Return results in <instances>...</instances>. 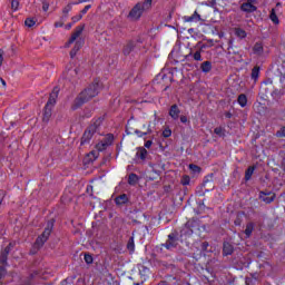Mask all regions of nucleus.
Masks as SVG:
<instances>
[{"label":"nucleus","instance_id":"1","mask_svg":"<svg viewBox=\"0 0 285 285\" xmlns=\"http://www.w3.org/2000/svg\"><path fill=\"white\" fill-rule=\"evenodd\" d=\"M101 86L99 85V80H95L91 85L88 86L83 91H81L77 98L73 100L71 106L72 110H79L83 104H88L90 99L97 97L99 95V89Z\"/></svg>","mask_w":285,"mask_h":285},{"label":"nucleus","instance_id":"2","mask_svg":"<svg viewBox=\"0 0 285 285\" xmlns=\"http://www.w3.org/2000/svg\"><path fill=\"white\" fill-rule=\"evenodd\" d=\"M101 124H104V117H99L98 119H96V121L85 130L80 140V146H86L90 144L92 137L95 136Z\"/></svg>","mask_w":285,"mask_h":285},{"label":"nucleus","instance_id":"3","mask_svg":"<svg viewBox=\"0 0 285 285\" xmlns=\"http://www.w3.org/2000/svg\"><path fill=\"white\" fill-rule=\"evenodd\" d=\"M53 229H55V218L47 222L46 228L42 232V234L37 237L35 242V246L37 248H41V246H43V244H46L48 239H50V235H52Z\"/></svg>","mask_w":285,"mask_h":285},{"label":"nucleus","instance_id":"4","mask_svg":"<svg viewBox=\"0 0 285 285\" xmlns=\"http://www.w3.org/2000/svg\"><path fill=\"white\" fill-rule=\"evenodd\" d=\"M115 142V135L107 134L97 145L96 149L98 153H104V150H107L109 146H112Z\"/></svg>","mask_w":285,"mask_h":285},{"label":"nucleus","instance_id":"5","mask_svg":"<svg viewBox=\"0 0 285 285\" xmlns=\"http://www.w3.org/2000/svg\"><path fill=\"white\" fill-rule=\"evenodd\" d=\"M196 230H199V224L197 220H189L181 230L180 237H193V234L196 233Z\"/></svg>","mask_w":285,"mask_h":285},{"label":"nucleus","instance_id":"6","mask_svg":"<svg viewBox=\"0 0 285 285\" xmlns=\"http://www.w3.org/2000/svg\"><path fill=\"white\" fill-rule=\"evenodd\" d=\"M149 179L150 181H155V179H157V177H159L161 175V170H164V166L161 164H153L149 163Z\"/></svg>","mask_w":285,"mask_h":285},{"label":"nucleus","instance_id":"7","mask_svg":"<svg viewBox=\"0 0 285 285\" xmlns=\"http://www.w3.org/2000/svg\"><path fill=\"white\" fill-rule=\"evenodd\" d=\"M146 9L142 8L141 2H138L129 12V18L134 19L135 21L141 19V14Z\"/></svg>","mask_w":285,"mask_h":285},{"label":"nucleus","instance_id":"8","mask_svg":"<svg viewBox=\"0 0 285 285\" xmlns=\"http://www.w3.org/2000/svg\"><path fill=\"white\" fill-rule=\"evenodd\" d=\"M85 28H86L85 26L76 27L75 31L72 32L71 37L69 38V40L66 43V48H70V46H72V43H75V41H77V39H79V37H81Z\"/></svg>","mask_w":285,"mask_h":285},{"label":"nucleus","instance_id":"9","mask_svg":"<svg viewBox=\"0 0 285 285\" xmlns=\"http://www.w3.org/2000/svg\"><path fill=\"white\" fill-rule=\"evenodd\" d=\"M177 244H179V238L176 233H171L168 235V239L164 246L167 250H170L171 248H177Z\"/></svg>","mask_w":285,"mask_h":285},{"label":"nucleus","instance_id":"10","mask_svg":"<svg viewBox=\"0 0 285 285\" xmlns=\"http://www.w3.org/2000/svg\"><path fill=\"white\" fill-rule=\"evenodd\" d=\"M259 199L261 202H264V204H273V202H275V193L273 191H268V190H263L259 191Z\"/></svg>","mask_w":285,"mask_h":285},{"label":"nucleus","instance_id":"11","mask_svg":"<svg viewBox=\"0 0 285 285\" xmlns=\"http://www.w3.org/2000/svg\"><path fill=\"white\" fill-rule=\"evenodd\" d=\"M58 97H59V87H55L51 94L49 95V99L46 106H49L50 108H55Z\"/></svg>","mask_w":285,"mask_h":285},{"label":"nucleus","instance_id":"12","mask_svg":"<svg viewBox=\"0 0 285 285\" xmlns=\"http://www.w3.org/2000/svg\"><path fill=\"white\" fill-rule=\"evenodd\" d=\"M240 11L246 12L247 14H253V12H257V6L247 1L240 4Z\"/></svg>","mask_w":285,"mask_h":285},{"label":"nucleus","instance_id":"13","mask_svg":"<svg viewBox=\"0 0 285 285\" xmlns=\"http://www.w3.org/2000/svg\"><path fill=\"white\" fill-rule=\"evenodd\" d=\"M136 46H137V42H135V40H128L126 42V45H124V47H122V55L125 57H128L130 55V52H132V50H135Z\"/></svg>","mask_w":285,"mask_h":285},{"label":"nucleus","instance_id":"14","mask_svg":"<svg viewBox=\"0 0 285 285\" xmlns=\"http://www.w3.org/2000/svg\"><path fill=\"white\" fill-rule=\"evenodd\" d=\"M85 43H86V41L83 39H78L75 42V46H73V48L70 51L71 59H75L77 57V52H79L81 50V48H83Z\"/></svg>","mask_w":285,"mask_h":285},{"label":"nucleus","instance_id":"15","mask_svg":"<svg viewBox=\"0 0 285 285\" xmlns=\"http://www.w3.org/2000/svg\"><path fill=\"white\" fill-rule=\"evenodd\" d=\"M179 115H181V109H179V106L177 104H174L169 108V117L174 119V121H177L179 119Z\"/></svg>","mask_w":285,"mask_h":285},{"label":"nucleus","instance_id":"16","mask_svg":"<svg viewBox=\"0 0 285 285\" xmlns=\"http://www.w3.org/2000/svg\"><path fill=\"white\" fill-rule=\"evenodd\" d=\"M184 21H186L187 23H197L202 21V16L197 11H195L191 16H185Z\"/></svg>","mask_w":285,"mask_h":285},{"label":"nucleus","instance_id":"17","mask_svg":"<svg viewBox=\"0 0 285 285\" xmlns=\"http://www.w3.org/2000/svg\"><path fill=\"white\" fill-rule=\"evenodd\" d=\"M8 255H10V248H3L0 252V264L2 266H8Z\"/></svg>","mask_w":285,"mask_h":285},{"label":"nucleus","instance_id":"18","mask_svg":"<svg viewBox=\"0 0 285 285\" xmlns=\"http://www.w3.org/2000/svg\"><path fill=\"white\" fill-rule=\"evenodd\" d=\"M235 252V247H233V244L225 242L223 244V255L225 257H227V255H233V253Z\"/></svg>","mask_w":285,"mask_h":285},{"label":"nucleus","instance_id":"19","mask_svg":"<svg viewBox=\"0 0 285 285\" xmlns=\"http://www.w3.org/2000/svg\"><path fill=\"white\" fill-rule=\"evenodd\" d=\"M52 108L53 107H49L48 105L45 106L42 116V121H45V124H48L50 121V117H52Z\"/></svg>","mask_w":285,"mask_h":285},{"label":"nucleus","instance_id":"20","mask_svg":"<svg viewBox=\"0 0 285 285\" xmlns=\"http://www.w3.org/2000/svg\"><path fill=\"white\" fill-rule=\"evenodd\" d=\"M151 126H153V124L151 122H149L148 124V127H147V131H141V130H139V129H135L134 130V135H137V137H146L147 135H151V132H153V128H151Z\"/></svg>","mask_w":285,"mask_h":285},{"label":"nucleus","instance_id":"21","mask_svg":"<svg viewBox=\"0 0 285 285\" xmlns=\"http://www.w3.org/2000/svg\"><path fill=\"white\" fill-rule=\"evenodd\" d=\"M253 53L257 55V57H262V55H264V45L262 42H256L253 47Z\"/></svg>","mask_w":285,"mask_h":285},{"label":"nucleus","instance_id":"22","mask_svg":"<svg viewBox=\"0 0 285 285\" xmlns=\"http://www.w3.org/2000/svg\"><path fill=\"white\" fill-rule=\"evenodd\" d=\"M116 206H124V204H128V195L122 194L115 198Z\"/></svg>","mask_w":285,"mask_h":285},{"label":"nucleus","instance_id":"23","mask_svg":"<svg viewBox=\"0 0 285 285\" xmlns=\"http://www.w3.org/2000/svg\"><path fill=\"white\" fill-rule=\"evenodd\" d=\"M234 35L235 37H237V39H246L248 37V33L246 32V30L239 27L234 28Z\"/></svg>","mask_w":285,"mask_h":285},{"label":"nucleus","instance_id":"24","mask_svg":"<svg viewBox=\"0 0 285 285\" xmlns=\"http://www.w3.org/2000/svg\"><path fill=\"white\" fill-rule=\"evenodd\" d=\"M259 72H262V67L261 66H255L253 69H252V73H250V77H252V80L256 83L257 79H259Z\"/></svg>","mask_w":285,"mask_h":285},{"label":"nucleus","instance_id":"25","mask_svg":"<svg viewBox=\"0 0 285 285\" xmlns=\"http://www.w3.org/2000/svg\"><path fill=\"white\" fill-rule=\"evenodd\" d=\"M200 70L202 72H204L205 75H208V72H210V70H213V62L210 61H204L202 65H200Z\"/></svg>","mask_w":285,"mask_h":285},{"label":"nucleus","instance_id":"26","mask_svg":"<svg viewBox=\"0 0 285 285\" xmlns=\"http://www.w3.org/2000/svg\"><path fill=\"white\" fill-rule=\"evenodd\" d=\"M238 106H240V108H246V106L248 105V97H246L245 94H240L238 96Z\"/></svg>","mask_w":285,"mask_h":285},{"label":"nucleus","instance_id":"27","mask_svg":"<svg viewBox=\"0 0 285 285\" xmlns=\"http://www.w3.org/2000/svg\"><path fill=\"white\" fill-rule=\"evenodd\" d=\"M253 230H255V223H247L244 234L246 235L247 239L253 235Z\"/></svg>","mask_w":285,"mask_h":285},{"label":"nucleus","instance_id":"28","mask_svg":"<svg viewBox=\"0 0 285 285\" xmlns=\"http://www.w3.org/2000/svg\"><path fill=\"white\" fill-rule=\"evenodd\" d=\"M136 157H138V159H141L144 161L146 157H148V150H146V148L144 147H140L136 153Z\"/></svg>","mask_w":285,"mask_h":285},{"label":"nucleus","instance_id":"29","mask_svg":"<svg viewBox=\"0 0 285 285\" xmlns=\"http://www.w3.org/2000/svg\"><path fill=\"white\" fill-rule=\"evenodd\" d=\"M269 19L274 26H279V18L277 17V13L275 12V9L271 10Z\"/></svg>","mask_w":285,"mask_h":285},{"label":"nucleus","instance_id":"30","mask_svg":"<svg viewBox=\"0 0 285 285\" xmlns=\"http://www.w3.org/2000/svg\"><path fill=\"white\" fill-rule=\"evenodd\" d=\"M255 166H249L245 171V181H250V178L253 177V173H255Z\"/></svg>","mask_w":285,"mask_h":285},{"label":"nucleus","instance_id":"31","mask_svg":"<svg viewBox=\"0 0 285 285\" xmlns=\"http://www.w3.org/2000/svg\"><path fill=\"white\" fill-rule=\"evenodd\" d=\"M127 249L129 253H135V235L130 236L127 243Z\"/></svg>","mask_w":285,"mask_h":285},{"label":"nucleus","instance_id":"32","mask_svg":"<svg viewBox=\"0 0 285 285\" xmlns=\"http://www.w3.org/2000/svg\"><path fill=\"white\" fill-rule=\"evenodd\" d=\"M137 181H139V176H137V174H130L128 176L129 186H136Z\"/></svg>","mask_w":285,"mask_h":285},{"label":"nucleus","instance_id":"33","mask_svg":"<svg viewBox=\"0 0 285 285\" xmlns=\"http://www.w3.org/2000/svg\"><path fill=\"white\" fill-rule=\"evenodd\" d=\"M213 179H215V174H209L205 176L204 181H203V187L206 188L208 184H213Z\"/></svg>","mask_w":285,"mask_h":285},{"label":"nucleus","instance_id":"34","mask_svg":"<svg viewBox=\"0 0 285 285\" xmlns=\"http://www.w3.org/2000/svg\"><path fill=\"white\" fill-rule=\"evenodd\" d=\"M138 269H139L141 277H145V279H146V277H148V275H150V268H148L144 265H141Z\"/></svg>","mask_w":285,"mask_h":285},{"label":"nucleus","instance_id":"35","mask_svg":"<svg viewBox=\"0 0 285 285\" xmlns=\"http://www.w3.org/2000/svg\"><path fill=\"white\" fill-rule=\"evenodd\" d=\"M214 134L218 137H226V129L224 127H216Z\"/></svg>","mask_w":285,"mask_h":285},{"label":"nucleus","instance_id":"36","mask_svg":"<svg viewBox=\"0 0 285 285\" xmlns=\"http://www.w3.org/2000/svg\"><path fill=\"white\" fill-rule=\"evenodd\" d=\"M193 52H190L189 55H191ZM193 59L194 61H203L202 58V49L197 50L196 52L193 53Z\"/></svg>","mask_w":285,"mask_h":285},{"label":"nucleus","instance_id":"37","mask_svg":"<svg viewBox=\"0 0 285 285\" xmlns=\"http://www.w3.org/2000/svg\"><path fill=\"white\" fill-rule=\"evenodd\" d=\"M181 186H189L190 185V176L184 175L180 179Z\"/></svg>","mask_w":285,"mask_h":285},{"label":"nucleus","instance_id":"38","mask_svg":"<svg viewBox=\"0 0 285 285\" xmlns=\"http://www.w3.org/2000/svg\"><path fill=\"white\" fill-rule=\"evenodd\" d=\"M173 136V130L170 129V127H165V129L163 130V137H165V139H168V137Z\"/></svg>","mask_w":285,"mask_h":285},{"label":"nucleus","instance_id":"39","mask_svg":"<svg viewBox=\"0 0 285 285\" xmlns=\"http://www.w3.org/2000/svg\"><path fill=\"white\" fill-rule=\"evenodd\" d=\"M72 6H77V3H75V0L70 3H68L63 9L62 12L63 14H68V12H70V10H72Z\"/></svg>","mask_w":285,"mask_h":285},{"label":"nucleus","instance_id":"40","mask_svg":"<svg viewBox=\"0 0 285 285\" xmlns=\"http://www.w3.org/2000/svg\"><path fill=\"white\" fill-rule=\"evenodd\" d=\"M202 188H204V185H202V187H199V189L196 190V195H197L198 197H205V196H206V193H210V189H205V191H204V190H202Z\"/></svg>","mask_w":285,"mask_h":285},{"label":"nucleus","instance_id":"41","mask_svg":"<svg viewBox=\"0 0 285 285\" xmlns=\"http://www.w3.org/2000/svg\"><path fill=\"white\" fill-rule=\"evenodd\" d=\"M35 23H37V21H35V19H32V18H27V19L24 20V26H27V28H32V27H35Z\"/></svg>","mask_w":285,"mask_h":285},{"label":"nucleus","instance_id":"42","mask_svg":"<svg viewBox=\"0 0 285 285\" xmlns=\"http://www.w3.org/2000/svg\"><path fill=\"white\" fill-rule=\"evenodd\" d=\"M189 170H191V173H195V174L202 173V167H199V166H197L195 164H190L189 165Z\"/></svg>","mask_w":285,"mask_h":285},{"label":"nucleus","instance_id":"43","mask_svg":"<svg viewBox=\"0 0 285 285\" xmlns=\"http://www.w3.org/2000/svg\"><path fill=\"white\" fill-rule=\"evenodd\" d=\"M142 8L145 10H150V8L153 7V0H145L142 3H141Z\"/></svg>","mask_w":285,"mask_h":285},{"label":"nucleus","instance_id":"44","mask_svg":"<svg viewBox=\"0 0 285 285\" xmlns=\"http://www.w3.org/2000/svg\"><path fill=\"white\" fill-rule=\"evenodd\" d=\"M276 137L279 139H284L285 137V126H283L279 130L276 131Z\"/></svg>","mask_w":285,"mask_h":285},{"label":"nucleus","instance_id":"45","mask_svg":"<svg viewBox=\"0 0 285 285\" xmlns=\"http://www.w3.org/2000/svg\"><path fill=\"white\" fill-rule=\"evenodd\" d=\"M11 9L13 12H17L19 10V0H11Z\"/></svg>","mask_w":285,"mask_h":285},{"label":"nucleus","instance_id":"46","mask_svg":"<svg viewBox=\"0 0 285 285\" xmlns=\"http://www.w3.org/2000/svg\"><path fill=\"white\" fill-rule=\"evenodd\" d=\"M6 275H8V269H6V265L0 266V278L3 279V277H6Z\"/></svg>","mask_w":285,"mask_h":285},{"label":"nucleus","instance_id":"47","mask_svg":"<svg viewBox=\"0 0 285 285\" xmlns=\"http://www.w3.org/2000/svg\"><path fill=\"white\" fill-rule=\"evenodd\" d=\"M85 262L86 264H92V262H95V258H92V255L90 254H85Z\"/></svg>","mask_w":285,"mask_h":285},{"label":"nucleus","instance_id":"48","mask_svg":"<svg viewBox=\"0 0 285 285\" xmlns=\"http://www.w3.org/2000/svg\"><path fill=\"white\" fill-rule=\"evenodd\" d=\"M208 246H210V244H208V242H203L200 244V249L203 253H206V250H208Z\"/></svg>","mask_w":285,"mask_h":285},{"label":"nucleus","instance_id":"49","mask_svg":"<svg viewBox=\"0 0 285 285\" xmlns=\"http://www.w3.org/2000/svg\"><path fill=\"white\" fill-rule=\"evenodd\" d=\"M90 8H92L91 4L85 6V8L80 11V14H82V17H83V14H87V13H88V10H90Z\"/></svg>","mask_w":285,"mask_h":285},{"label":"nucleus","instance_id":"50","mask_svg":"<svg viewBox=\"0 0 285 285\" xmlns=\"http://www.w3.org/2000/svg\"><path fill=\"white\" fill-rule=\"evenodd\" d=\"M6 195H7L6 190L0 189V206L1 204H3V199H6Z\"/></svg>","mask_w":285,"mask_h":285},{"label":"nucleus","instance_id":"51","mask_svg":"<svg viewBox=\"0 0 285 285\" xmlns=\"http://www.w3.org/2000/svg\"><path fill=\"white\" fill-rule=\"evenodd\" d=\"M88 1L91 0H73V3H76V6H79V3H88Z\"/></svg>","mask_w":285,"mask_h":285},{"label":"nucleus","instance_id":"52","mask_svg":"<svg viewBox=\"0 0 285 285\" xmlns=\"http://www.w3.org/2000/svg\"><path fill=\"white\" fill-rule=\"evenodd\" d=\"M3 66V49H0V68Z\"/></svg>","mask_w":285,"mask_h":285},{"label":"nucleus","instance_id":"53","mask_svg":"<svg viewBox=\"0 0 285 285\" xmlns=\"http://www.w3.org/2000/svg\"><path fill=\"white\" fill-rule=\"evenodd\" d=\"M180 122H181V124H188V117H186V116H180Z\"/></svg>","mask_w":285,"mask_h":285},{"label":"nucleus","instance_id":"54","mask_svg":"<svg viewBox=\"0 0 285 285\" xmlns=\"http://www.w3.org/2000/svg\"><path fill=\"white\" fill-rule=\"evenodd\" d=\"M225 117H226V119H233V112L226 111Z\"/></svg>","mask_w":285,"mask_h":285},{"label":"nucleus","instance_id":"55","mask_svg":"<svg viewBox=\"0 0 285 285\" xmlns=\"http://www.w3.org/2000/svg\"><path fill=\"white\" fill-rule=\"evenodd\" d=\"M128 126H130V120H128V122H127L126 132H127V135H132V132L129 131L130 127H128Z\"/></svg>","mask_w":285,"mask_h":285},{"label":"nucleus","instance_id":"56","mask_svg":"<svg viewBox=\"0 0 285 285\" xmlns=\"http://www.w3.org/2000/svg\"><path fill=\"white\" fill-rule=\"evenodd\" d=\"M153 146V140H147L145 142V148H150Z\"/></svg>","mask_w":285,"mask_h":285},{"label":"nucleus","instance_id":"57","mask_svg":"<svg viewBox=\"0 0 285 285\" xmlns=\"http://www.w3.org/2000/svg\"><path fill=\"white\" fill-rule=\"evenodd\" d=\"M81 19H83V16L81 13L76 18H72L73 21H81Z\"/></svg>","mask_w":285,"mask_h":285},{"label":"nucleus","instance_id":"58","mask_svg":"<svg viewBox=\"0 0 285 285\" xmlns=\"http://www.w3.org/2000/svg\"><path fill=\"white\" fill-rule=\"evenodd\" d=\"M4 248H9V253H10V250H12V248H14V244L9 243Z\"/></svg>","mask_w":285,"mask_h":285},{"label":"nucleus","instance_id":"59","mask_svg":"<svg viewBox=\"0 0 285 285\" xmlns=\"http://www.w3.org/2000/svg\"><path fill=\"white\" fill-rule=\"evenodd\" d=\"M55 27H56V28H63V22H56V23H55Z\"/></svg>","mask_w":285,"mask_h":285},{"label":"nucleus","instance_id":"60","mask_svg":"<svg viewBox=\"0 0 285 285\" xmlns=\"http://www.w3.org/2000/svg\"><path fill=\"white\" fill-rule=\"evenodd\" d=\"M264 83H265V86H268V85L273 86V80L268 79V80L264 81Z\"/></svg>","mask_w":285,"mask_h":285},{"label":"nucleus","instance_id":"61","mask_svg":"<svg viewBox=\"0 0 285 285\" xmlns=\"http://www.w3.org/2000/svg\"><path fill=\"white\" fill-rule=\"evenodd\" d=\"M42 10H45V12H48V4H43Z\"/></svg>","mask_w":285,"mask_h":285},{"label":"nucleus","instance_id":"62","mask_svg":"<svg viewBox=\"0 0 285 285\" xmlns=\"http://www.w3.org/2000/svg\"><path fill=\"white\" fill-rule=\"evenodd\" d=\"M193 32H195L194 28L188 29V35H193Z\"/></svg>","mask_w":285,"mask_h":285},{"label":"nucleus","instance_id":"63","mask_svg":"<svg viewBox=\"0 0 285 285\" xmlns=\"http://www.w3.org/2000/svg\"><path fill=\"white\" fill-rule=\"evenodd\" d=\"M273 95H279V91H278L277 89H275V90L273 91Z\"/></svg>","mask_w":285,"mask_h":285},{"label":"nucleus","instance_id":"64","mask_svg":"<svg viewBox=\"0 0 285 285\" xmlns=\"http://www.w3.org/2000/svg\"><path fill=\"white\" fill-rule=\"evenodd\" d=\"M157 285H166V282H160Z\"/></svg>","mask_w":285,"mask_h":285}]
</instances>
